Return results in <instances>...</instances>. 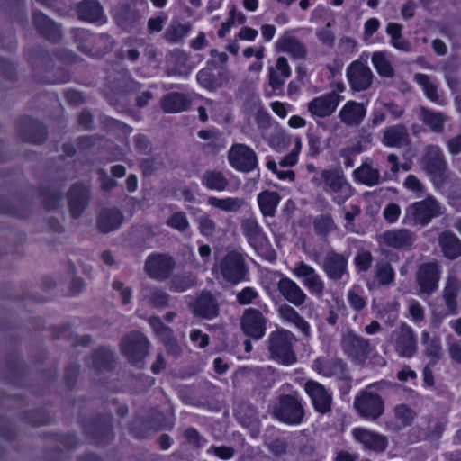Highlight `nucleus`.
<instances>
[{"label":"nucleus","mask_w":461,"mask_h":461,"mask_svg":"<svg viewBox=\"0 0 461 461\" xmlns=\"http://www.w3.org/2000/svg\"><path fill=\"white\" fill-rule=\"evenodd\" d=\"M167 225L179 232H185L190 228V223L184 212H176L167 220Z\"/></svg>","instance_id":"51"},{"label":"nucleus","mask_w":461,"mask_h":461,"mask_svg":"<svg viewBox=\"0 0 461 461\" xmlns=\"http://www.w3.org/2000/svg\"><path fill=\"white\" fill-rule=\"evenodd\" d=\"M440 267L436 262L422 264L417 272V282L420 293L431 294L437 290L438 285Z\"/></svg>","instance_id":"19"},{"label":"nucleus","mask_w":461,"mask_h":461,"mask_svg":"<svg viewBox=\"0 0 461 461\" xmlns=\"http://www.w3.org/2000/svg\"><path fill=\"white\" fill-rule=\"evenodd\" d=\"M113 361V355L110 350L102 348L93 356V362L97 369L109 368Z\"/></svg>","instance_id":"55"},{"label":"nucleus","mask_w":461,"mask_h":461,"mask_svg":"<svg viewBox=\"0 0 461 461\" xmlns=\"http://www.w3.org/2000/svg\"><path fill=\"white\" fill-rule=\"evenodd\" d=\"M120 349L129 361L138 364L148 355L149 341L141 333L132 331L122 339Z\"/></svg>","instance_id":"10"},{"label":"nucleus","mask_w":461,"mask_h":461,"mask_svg":"<svg viewBox=\"0 0 461 461\" xmlns=\"http://www.w3.org/2000/svg\"><path fill=\"white\" fill-rule=\"evenodd\" d=\"M440 204L431 196L410 204L404 212L403 223L426 226L441 214Z\"/></svg>","instance_id":"5"},{"label":"nucleus","mask_w":461,"mask_h":461,"mask_svg":"<svg viewBox=\"0 0 461 461\" xmlns=\"http://www.w3.org/2000/svg\"><path fill=\"white\" fill-rule=\"evenodd\" d=\"M393 412L395 420L400 423V427L393 423H386L387 429L393 431H397L402 427H408L411 425L416 417V412L408 405L403 403L395 405Z\"/></svg>","instance_id":"37"},{"label":"nucleus","mask_w":461,"mask_h":461,"mask_svg":"<svg viewBox=\"0 0 461 461\" xmlns=\"http://www.w3.org/2000/svg\"><path fill=\"white\" fill-rule=\"evenodd\" d=\"M241 231L250 246L258 249L265 240L262 229L255 219L248 218L241 221Z\"/></svg>","instance_id":"34"},{"label":"nucleus","mask_w":461,"mask_h":461,"mask_svg":"<svg viewBox=\"0 0 461 461\" xmlns=\"http://www.w3.org/2000/svg\"><path fill=\"white\" fill-rule=\"evenodd\" d=\"M416 240L415 234L408 229H394L384 231L379 237V241L385 246L397 249H408Z\"/></svg>","instance_id":"21"},{"label":"nucleus","mask_w":461,"mask_h":461,"mask_svg":"<svg viewBox=\"0 0 461 461\" xmlns=\"http://www.w3.org/2000/svg\"><path fill=\"white\" fill-rule=\"evenodd\" d=\"M409 134L405 126L393 125L384 131L382 142L387 147L401 148L408 143Z\"/></svg>","instance_id":"32"},{"label":"nucleus","mask_w":461,"mask_h":461,"mask_svg":"<svg viewBox=\"0 0 461 461\" xmlns=\"http://www.w3.org/2000/svg\"><path fill=\"white\" fill-rule=\"evenodd\" d=\"M371 61L376 72L384 77H392L394 75V68L385 51H375L373 53Z\"/></svg>","instance_id":"45"},{"label":"nucleus","mask_w":461,"mask_h":461,"mask_svg":"<svg viewBox=\"0 0 461 461\" xmlns=\"http://www.w3.org/2000/svg\"><path fill=\"white\" fill-rule=\"evenodd\" d=\"M420 114L423 123L429 127L432 131H442L443 125L447 121V117L443 113L422 107Z\"/></svg>","instance_id":"46"},{"label":"nucleus","mask_w":461,"mask_h":461,"mask_svg":"<svg viewBox=\"0 0 461 461\" xmlns=\"http://www.w3.org/2000/svg\"><path fill=\"white\" fill-rule=\"evenodd\" d=\"M190 31L188 24L178 22H172L164 33L165 39L169 42H177L182 40Z\"/></svg>","instance_id":"48"},{"label":"nucleus","mask_w":461,"mask_h":461,"mask_svg":"<svg viewBox=\"0 0 461 461\" xmlns=\"http://www.w3.org/2000/svg\"><path fill=\"white\" fill-rule=\"evenodd\" d=\"M71 215L77 218L85 210L88 200V189L83 185H75L68 194Z\"/></svg>","instance_id":"28"},{"label":"nucleus","mask_w":461,"mask_h":461,"mask_svg":"<svg viewBox=\"0 0 461 461\" xmlns=\"http://www.w3.org/2000/svg\"><path fill=\"white\" fill-rule=\"evenodd\" d=\"M277 51L286 52L294 59H304L307 55L306 47L294 36L285 33L276 43Z\"/></svg>","instance_id":"29"},{"label":"nucleus","mask_w":461,"mask_h":461,"mask_svg":"<svg viewBox=\"0 0 461 461\" xmlns=\"http://www.w3.org/2000/svg\"><path fill=\"white\" fill-rule=\"evenodd\" d=\"M161 108L165 113H176L186 111L191 105V99L182 93H168L161 98Z\"/></svg>","instance_id":"31"},{"label":"nucleus","mask_w":461,"mask_h":461,"mask_svg":"<svg viewBox=\"0 0 461 461\" xmlns=\"http://www.w3.org/2000/svg\"><path fill=\"white\" fill-rule=\"evenodd\" d=\"M392 384L380 381L373 383L361 390L355 397L353 407L363 418L375 421L378 420L385 410V403L380 393L393 387Z\"/></svg>","instance_id":"1"},{"label":"nucleus","mask_w":461,"mask_h":461,"mask_svg":"<svg viewBox=\"0 0 461 461\" xmlns=\"http://www.w3.org/2000/svg\"><path fill=\"white\" fill-rule=\"evenodd\" d=\"M340 346L348 357L358 364L364 363L373 351L370 340L351 330L342 333Z\"/></svg>","instance_id":"7"},{"label":"nucleus","mask_w":461,"mask_h":461,"mask_svg":"<svg viewBox=\"0 0 461 461\" xmlns=\"http://www.w3.org/2000/svg\"><path fill=\"white\" fill-rule=\"evenodd\" d=\"M385 31L390 36V43L394 49L403 52H409L411 50L410 41L402 36V26L401 24L389 23Z\"/></svg>","instance_id":"41"},{"label":"nucleus","mask_w":461,"mask_h":461,"mask_svg":"<svg viewBox=\"0 0 461 461\" xmlns=\"http://www.w3.org/2000/svg\"><path fill=\"white\" fill-rule=\"evenodd\" d=\"M258 295V292L254 288L248 286L237 293L236 299L240 304L247 305L251 303Z\"/></svg>","instance_id":"63"},{"label":"nucleus","mask_w":461,"mask_h":461,"mask_svg":"<svg viewBox=\"0 0 461 461\" xmlns=\"http://www.w3.org/2000/svg\"><path fill=\"white\" fill-rule=\"evenodd\" d=\"M321 268L329 279L340 280L347 275L348 258L343 254L328 251L322 259Z\"/></svg>","instance_id":"18"},{"label":"nucleus","mask_w":461,"mask_h":461,"mask_svg":"<svg viewBox=\"0 0 461 461\" xmlns=\"http://www.w3.org/2000/svg\"><path fill=\"white\" fill-rule=\"evenodd\" d=\"M273 414L284 423L300 424L304 417L301 399L296 393L281 395L273 407Z\"/></svg>","instance_id":"6"},{"label":"nucleus","mask_w":461,"mask_h":461,"mask_svg":"<svg viewBox=\"0 0 461 461\" xmlns=\"http://www.w3.org/2000/svg\"><path fill=\"white\" fill-rule=\"evenodd\" d=\"M149 323L151 326L154 332L159 337L160 340L162 339H167L173 334L172 329L166 326L159 317L151 316L149 319Z\"/></svg>","instance_id":"57"},{"label":"nucleus","mask_w":461,"mask_h":461,"mask_svg":"<svg viewBox=\"0 0 461 461\" xmlns=\"http://www.w3.org/2000/svg\"><path fill=\"white\" fill-rule=\"evenodd\" d=\"M196 283V277L191 274L176 275L170 281V290L176 293H182L194 286Z\"/></svg>","instance_id":"49"},{"label":"nucleus","mask_w":461,"mask_h":461,"mask_svg":"<svg viewBox=\"0 0 461 461\" xmlns=\"http://www.w3.org/2000/svg\"><path fill=\"white\" fill-rule=\"evenodd\" d=\"M123 217L116 209H104L98 219V227L102 232H109L118 229Z\"/></svg>","instance_id":"36"},{"label":"nucleus","mask_w":461,"mask_h":461,"mask_svg":"<svg viewBox=\"0 0 461 461\" xmlns=\"http://www.w3.org/2000/svg\"><path fill=\"white\" fill-rule=\"evenodd\" d=\"M202 184L209 190L221 192L229 185V180L221 171L207 170L202 176Z\"/></svg>","instance_id":"43"},{"label":"nucleus","mask_w":461,"mask_h":461,"mask_svg":"<svg viewBox=\"0 0 461 461\" xmlns=\"http://www.w3.org/2000/svg\"><path fill=\"white\" fill-rule=\"evenodd\" d=\"M421 168L430 176L435 185L443 184L447 177V164L438 146L429 145L426 148Z\"/></svg>","instance_id":"8"},{"label":"nucleus","mask_w":461,"mask_h":461,"mask_svg":"<svg viewBox=\"0 0 461 461\" xmlns=\"http://www.w3.org/2000/svg\"><path fill=\"white\" fill-rule=\"evenodd\" d=\"M347 77L350 88L355 92H361L371 86L374 75L367 65L355 60L347 68Z\"/></svg>","instance_id":"13"},{"label":"nucleus","mask_w":461,"mask_h":461,"mask_svg":"<svg viewBox=\"0 0 461 461\" xmlns=\"http://www.w3.org/2000/svg\"><path fill=\"white\" fill-rule=\"evenodd\" d=\"M294 276L301 279L310 294L321 298L325 290V283L314 267L304 261H298L292 270Z\"/></svg>","instance_id":"11"},{"label":"nucleus","mask_w":461,"mask_h":461,"mask_svg":"<svg viewBox=\"0 0 461 461\" xmlns=\"http://www.w3.org/2000/svg\"><path fill=\"white\" fill-rule=\"evenodd\" d=\"M366 109L361 103L347 102L339 113L340 121L350 127L359 125L366 116Z\"/></svg>","instance_id":"25"},{"label":"nucleus","mask_w":461,"mask_h":461,"mask_svg":"<svg viewBox=\"0 0 461 461\" xmlns=\"http://www.w3.org/2000/svg\"><path fill=\"white\" fill-rule=\"evenodd\" d=\"M77 14L79 19L96 23L104 19V12L100 4L95 0H86L80 3L77 6Z\"/></svg>","instance_id":"35"},{"label":"nucleus","mask_w":461,"mask_h":461,"mask_svg":"<svg viewBox=\"0 0 461 461\" xmlns=\"http://www.w3.org/2000/svg\"><path fill=\"white\" fill-rule=\"evenodd\" d=\"M415 81L421 86L426 96L433 102H438V95L437 86L431 83L429 77L421 73H418L414 76Z\"/></svg>","instance_id":"50"},{"label":"nucleus","mask_w":461,"mask_h":461,"mask_svg":"<svg viewBox=\"0 0 461 461\" xmlns=\"http://www.w3.org/2000/svg\"><path fill=\"white\" fill-rule=\"evenodd\" d=\"M353 177L357 183L369 187L378 185L385 180V177L381 175L380 170L374 167L367 160L354 170Z\"/></svg>","instance_id":"26"},{"label":"nucleus","mask_w":461,"mask_h":461,"mask_svg":"<svg viewBox=\"0 0 461 461\" xmlns=\"http://www.w3.org/2000/svg\"><path fill=\"white\" fill-rule=\"evenodd\" d=\"M291 76V68L285 57H278L276 63L268 71V84L273 92L280 90L285 80Z\"/></svg>","instance_id":"27"},{"label":"nucleus","mask_w":461,"mask_h":461,"mask_svg":"<svg viewBox=\"0 0 461 461\" xmlns=\"http://www.w3.org/2000/svg\"><path fill=\"white\" fill-rule=\"evenodd\" d=\"M112 287L113 290L119 292V295L122 304L126 305L130 303L131 297V290L130 287L125 286L124 284L119 280L113 281Z\"/></svg>","instance_id":"64"},{"label":"nucleus","mask_w":461,"mask_h":461,"mask_svg":"<svg viewBox=\"0 0 461 461\" xmlns=\"http://www.w3.org/2000/svg\"><path fill=\"white\" fill-rule=\"evenodd\" d=\"M266 446L276 456L284 455L287 448L286 441L279 438L266 441Z\"/></svg>","instance_id":"62"},{"label":"nucleus","mask_w":461,"mask_h":461,"mask_svg":"<svg viewBox=\"0 0 461 461\" xmlns=\"http://www.w3.org/2000/svg\"><path fill=\"white\" fill-rule=\"evenodd\" d=\"M424 353L428 356L432 364H436L442 357V348L438 337L432 338L425 346Z\"/></svg>","instance_id":"54"},{"label":"nucleus","mask_w":461,"mask_h":461,"mask_svg":"<svg viewBox=\"0 0 461 461\" xmlns=\"http://www.w3.org/2000/svg\"><path fill=\"white\" fill-rule=\"evenodd\" d=\"M198 229L200 233L205 237H212L216 231L217 224L215 221L208 214L203 213L197 219Z\"/></svg>","instance_id":"52"},{"label":"nucleus","mask_w":461,"mask_h":461,"mask_svg":"<svg viewBox=\"0 0 461 461\" xmlns=\"http://www.w3.org/2000/svg\"><path fill=\"white\" fill-rule=\"evenodd\" d=\"M373 256L368 250H360L355 256L354 263L357 269L360 272L367 271L372 266Z\"/></svg>","instance_id":"56"},{"label":"nucleus","mask_w":461,"mask_h":461,"mask_svg":"<svg viewBox=\"0 0 461 461\" xmlns=\"http://www.w3.org/2000/svg\"><path fill=\"white\" fill-rule=\"evenodd\" d=\"M394 270L388 262H378L375 267V278L378 284L383 286L390 285L394 281Z\"/></svg>","instance_id":"47"},{"label":"nucleus","mask_w":461,"mask_h":461,"mask_svg":"<svg viewBox=\"0 0 461 461\" xmlns=\"http://www.w3.org/2000/svg\"><path fill=\"white\" fill-rule=\"evenodd\" d=\"M280 202V195L274 191H263L258 195V203L265 217H273Z\"/></svg>","instance_id":"39"},{"label":"nucleus","mask_w":461,"mask_h":461,"mask_svg":"<svg viewBox=\"0 0 461 461\" xmlns=\"http://www.w3.org/2000/svg\"><path fill=\"white\" fill-rule=\"evenodd\" d=\"M312 369L326 377H346V364L338 358L320 357L313 361Z\"/></svg>","instance_id":"24"},{"label":"nucleus","mask_w":461,"mask_h":461,"mask_svg":"<svg viewBox=\"0 0 461 461\" xmlns=\"http://www.w3.org/2000/svg\"><path fill=\"white\" fill-rule=\"evenodd\" d=\"M278 316L282 321L294 325L305 337L311 334L310 324L290 304H281L277 309Z\"/></svg>","instance_id":"30"},{"label":"nucleus","mask_w":461,"mask_h":461,"mask_svg":"<svg viewBox=\"0 0 461 461\" xmlns=\"http://www.w3.org/2000/svg\"><path fill=\"white\" fill-rule=\"evenodd\" d=\"M304 390L311 398L315 411L325 414L331 410L332 395L321 384L308 380L304 384Z\"/></svg>","instance_id":"16"},{"label":"nucleus","mask_w":461,"mask_h":461,"mask_svg":"<svg viewBox=\"0 0 461 461\" xmlns=\"http://www.w3.org/2000/svg\"><path fill=\"white\" fill-rule=\"evenodd\" d=\"M401 215V207L395 203H390L383 210V217L389 223L397 221Z\"/></svg>","instance_id":"59"},{"label":"nucleus","mask_w":461,"mask_h":461,"mask_svg":"<svg viewBox=\"0 0 461 461\" xmlns=\"http://www.w3.org/2000/svg\"><path fill=\"white\" fill-rule=\"evenodd\" d=\"M314 230L318 235L326 236L336 228L330 215H320L313 222Z\"/></svg>","instance_id":"53"},{"label":"nucleus","mask_w":461,"mask_h":461,"mask_svg":"<svg viewBox=\"0 0 461 461\" xmlns=\"http://www.w3.org/2000/svg\"><path fill=\"white\" fill-rule=\"evenodd\" d=\"M240 327L247 336L254 339H260L266 333L267 319L260 311L248 308L241 316Z\"/></svg>","instance_id":"14"},{"label":"nucleus","mask_w":461,"mask_h":461,"mask_svg":"<svg viewBox=\"0 0 461 461\" xmlns=\"http://www.w3.org/2000/svg\"><path fill=\"white\" fill-rule=\"evenodd\" d=\"M460 289V283L456 276H449L443 291V297L448 313H455L457 309L456 296Z\"/></svg>","instance_id":"42"},{"label":"nucleus","mask_w":461,"mask_h":461,"mask_svg":"<svg viewBox=\"0 0 461 461\" xmlns=\"http://www.w3.org/2000/svg\"><path fill=\"white\" fill-rule=\"evenodd\" d=\"M207 204L224 212H237L243 207L245 201L240 197L210 196L207 198Z\"/></svg>","instance_id":"38"},{"label":"nucleus","mask_w":461,"mask_h":461,"mask_svg":"<svg viewBox=\"0 0 461 461\" xmlns=\"http://www.w3.org/2000/svg\"><path fill=\"white\" fill-rule=\"evenodd\" d=\"M175 266L176 263L171 257L165 254H152L145 261V271L151 278L165 280L168 278Z\"/></svg>","instance_id":"15"},{"label":"nucleus","mask_w":461,"mask_h":461,"mask_svg":"<svg viewBox=\"0 0 461 461\" xmlns=\"http://www.w3.org/2000/svg\"><path fill=\"white\" fill-rule=\"evenodd\" d=\"M75 38L77 41H80L79 47L81 50L87 54H93L92 53V47L87 42L89 40L92 39V35L89 33L88 31H86L84 29H77L75 30Z\"/></svg>","instance_id":"60"},{"label":"nucleus","mask_w":461,"mask_h":461,"mask_svg":"<svg viewBox=\"0 0 461 461\" xmlns=\"http://www.w3.org/2000/svg\"><path fill=\"white\" fill-rule=\"evenodd\" d=\"M438 241L447 258L453 259L461 255V242L454 234L443 232Z\"/></svg>","instance_id":"44"},{"label":"nucleus","mask_w":461,"mask_h":461,"mask_svg":"<svg viewBox=\"0 0 461 461\" xmlns=\"http://www.w3.org/2000/svg\"><path fill=\"white\" fill-rule=\"evenodd\" d=\"M340 100L341 96L339 94L330 92L323 95L314 97L308 103L307 110L314 117L325 118L335 112L340 103Z\"/></svg>","instance_id":"17"},{"label":"nucleus","mask_w":461,"mask_h":461,"mask_svg":"<svg viewBox=\"0 0 461 461\" xmlns=\"http://www.w3.org/2000/svg\"><path fill=\"white\" fill-rule=\"evenodd\" d=\"M347 298L350 306L356 311H361L366 305L365 298L355 288L348 292Z\"/></svg>","instance_id":"61"},{"label":"nucleus","mask_w":461,"mask_h":461,"mask_svg":"<svg viewBox=\"0 0 461 461\" xmlns=\"http://www.w3.org/2000/svg\"><path fill=\"white\" fill-rule=\"evenodd\" d=\"M408 312L414 322H420L425 318L423 306L414 299H411L408 302Z\"/></svg>","instance_id":"58"},{"label":"nucleus","mask_w":461,"mask_h":461,"mask_svg":"<svg viewBox=\"0 0 461 461\" xmlns=\"http://www.w3.org/2000/svg\"><path fill=\"white\" fill-rule=\"evenodd\" d=\"M33 23L36 29L46 38L52 41H57L60 38L61 32L59 25L42 13L35 12L33 14Z\"/></svg>","instance_id":"33"},{"label":"nucleus","mask_w":461,"mask_h":461,"mask_svg":"<svg viewBox=\"0 0 461 461\" xmlns=\"http://www.w3.org/2000/svg\"><path fill=\"white\" fill-rule=\"evenodd\" d=\"M276 287L282 297L296 307L302 306L307 300V294L303 289L287 276L280 275Z\"/></svg>","instance_id":"20"},{"label":"nucleus","mask_w":461,"mask_h":461,"mask_svg":"<svg viewBox=\"0 0 461 461\" xmlns=\"http://www.w3.org/2000/svg\"><path fill=\"white\" fill-rule=\"evenodd\" d=\"M230 166L238 171L249 173L258 167L256 152L245 144H233L228 152Z\"/></svg>","instance_id":"12"},{"label":"nucleus","mask_w":461,"mask_h":461,"mask_svg":"<svg viewBox=\"0 0 461 461\" xmlns=\"http://www.w3.org/2000/svg\"><path fill=\"white\" fill-rule=\"evenodd\" d=\"M352 434L357 441L361 443L366 449L371 451L383 452L388 445L385 436L366 429H354Z\"/></svg>","instance_id":"23"},{"label":"nucleus","mask_w":461,"mask_h":461,"mask_svg":"<svg viewBox=\"0 0 461 461\" xmlns=\"http://www.w3.org/2000/svg\"><path fill=\"white\" fill-rule=\"evenodd\" d=\"M295 340V336L290 330L278 329L272 331L267 339L271 359L285 366L294 364L297 359L293 349Z\"/></svg>","instance_id":"3"},{"label":"nucleus","mask_w":461,"mask_h":461,"mask_svg":"<svg viewBox=\"0 0 461 461\" xmlns=\"http://www.w3.org/2000/svg\"><path fill=\"white\" fill-rule=\"evenodd\" d=\"M313 182L318 185L323 184V190L330 194L333 202L339 205L353 194L351 185L346 180L343 173L338 169L321 170L320 176H315Z\"/></svg>","instance_id":"4"},{"label":"nucleus","mask_w":461,"mask_h":461,"mask_svg":"<svg viewBox=\"0 0 461 461\" xmlns=\"http://www.w3.org/2000/svg\"><path fill=\"white\" fill-rule=\"evenodd\" d=\"M212 272L216 279L237 285L246 279L249 266L241 253L231 250L214 265Z\"/></svg>","instance_id":"2"},{"label":"nucleus","mask_w":461,"mask_h":461,"mask_svg":"<svg viewBox=\"0 0 461 461\" xmlns=\"http://www.w3.org/2000/svg\"><path fill=\"white\" fill-rule=\"evenodd\" d=\"M391 342L399 357H412L418 349L417 339L412 328L402 323L391 335Z\"/></svg>","instance_id":"9"},{"label":"nucleus","mask_w":461,"mask_h":461,"mask_svg":"<svg viewBox=\"0 0 461 461\" xmlns=\"http://www.w3.org/2000/svg\"><path fill=\"white\" fill-rule=\"evenodd\" d=\"M141 296L157 308H164L169 305V294L157 287L142 285Z\"/></svg>","instance_id":"40"},{"label":"nucleus","mask_w":461,"mask_h":461,"mask_svg":"<svg viewBox=\"0 0 461 461\" xmlns=\"http://www.w3.org/2000/svg\"><path fill=\"white\" fill-rule=\"evenodd\" d=\"M194 313L204 319H213L219 314V304L215 297L207 291L200 293L195 300L190 303Z\"/></svg>","instance_id":"22"}]
</instances>
